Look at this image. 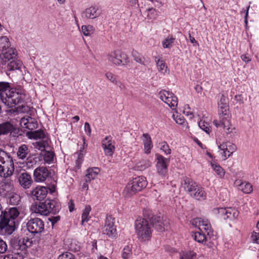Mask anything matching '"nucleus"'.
<instances>
[{
	"mask_svg": "<svg viewBox=\"0 0 259 259\" xmlns=\"http://www.w3.org/2000/svg\"><path fill=\"white\" fill-rule=\"evenodd\" d=\"M239 189L245 193H250L252 191V188L249 183H241L239 185Z\"/></svg>",
	"mask_w": 259,
	"mask_h": 259,
	"instance_id": "obj_43",
	"label": "nucleus"
},
{
	"mask_svg": "<svg viewBox=\"0 0 259 259\" xmlns=\"http://www.w3.org/2000/svg\"><path fill=\"white\" fill-rule=\"evenodd\" d=\"M241 59L246 63H248L251 61V58L247 55H242L241 56Z\"/></svg>",
	"mask_w": 259,
	"mask_h": 259,
	"instance_id": "obj_61",
	"label": "nucleus"
},
{
	"mask_svg": "<svg viewBox=\"0 0 259 259\" xmlns=\"http://www.w3.org/2000/svg\"><path fill=\"white\" fill-rule=\"evenodd\" d=\"M7 64V70L9 71L19 70L22 66V62L18 60L17 57L14 60H12Z\"/></svg>",
	"mask_w": 259,
	"mask_h": 259,
	"instance_id": "obj_28",
	"label": "nucleus"
},
{
	"mask_svg": "<svg viewBox=\"0 0 259 259\" xmlns=\"http://www.w3.org/2000/svg\"><path fill=\"white\" fill-rule=\"evenodd\" d=\"M132 56L135 61L142 65L146 66L148 63V61L146 60L145 58L137 51L132 52Z\"/></svg>",
	"mask_w": 259,
	"mask_h": 259,
	"instance_id": "obj_34",
	"label": "nucleus"
},
{
	"mask_svg": "<svg viewBox=\"0 0 259 259\" xmlns=\"http://www.w3.org/2000/svg\"><path fill=\"white\" fill-rule=\"evenodd\" d=\"M55 154L52 151H45L43 155L44 161L48 163H51L54 159Z\"/></svg>",
	"mask_w": 259,
	"mask_h": 259,
	"instance_id": "obj_42",
	"label": "nucleus"
},
{
	"mask_svg": "<svg viewBox=\"0 0 259 259\" xmlns=\"http://www.w3.org/2000/svg\"><path fill=\"white\" fill-rule=\"evenodd\" d=\"M81 31L85 36L91 35L94 31V28L91 25H83L81 27Z\"/></svg>",
	"mask_w": 259,
	"mask_h": 259,
	"instance_id": "obj_44",
	"label": "nucleus"
},
{
	"mask_svg": "<svg viewBox=\"0 0 259 259\" xmlns=\"http://www.w3.org/2000/svg\"><path fill=\"white\" fill-rule=\"evenodd\" d=\"M69 209L70 212H72L74 210V204L73 200H70L68 203Z\"/></svg>",
	"mask_w": 259,
	"mask_h": 259,
	"instance_id": "obj_62",
	"label": "nucleus"
},
{
	"mask_svg": "<svg viewBox=\"0 0 259 259\" xmlns=\"http://www.w3.org/2000/svg\"><path fill=\"white\" fill-rule=\"evenodd\" d=\"M102 146L107 156H112L115 151L114 142L111 136L106 137L102 141Z\"/></svg>",
	"mask_w": 259,
	"mask_h": 259,
	"instance_id": "obj_16",
	"label": "nucleus"
},
{
	"mask_svg": "<svg viewBox=\"0 0 259 259\" xmlns=\"http://www.w3.org/2000/svg\"><path fill=\"white\" fill-rule=\"evenodd\" d=\"M19 181L20 185L24 189H28L33 182L31 176L27 172L20 174L19 177Z\"/></svg>",
	"mask_w": 259,
	"mask_h": 259,
	"instance_id": "obj_23",
	"label": "nucleus"
},
{
	"mask_svg": "<svg viewBox=\"0 0 259 259\" xmlns=\"http://www.w3.org/2000/svg\"><path fill=\"white\" fill-rule=\"evenodd\" d=\"M226 217H224L223 219L226 220L230 219V220L236 219L239 215V211L234 208H227Z\"/></svg>",
	"mask_w": 259,
	"mask_h": 259,
	"instance_id": "obj_30",
	"label": "nucleus"
},
{
	"mask_svg": "<svg viewBox=\"0 0 259 259\" xmlns=\"http://www.w3.org/2000/svg\"><path fill=\"white\" fill-rule=\"evenodd\" d=\"M211 167L220 178L224 177L225 172L224 169L217 163H211Z\"/></svg>",
	"mask_w": 259,
	"mask_h": 259,
	"instance_id": "obj_41",
	"label": "nucleus"
},
{
	"mask_svg": "<svg viewBox=\"0 0 259 259\" xmlns=\"http://www.w3.org/2000/svg\"><path fill=\"white\" fill-rule=\"evenodd\" d=\"M107 60L112 64L117 65H125L129 62L128 56L124 52L117 50L109 53Z\"/></svg>",
	"mask_w": 259,
	"mask_h": 259,
	"instance_id": "obj_9",
	"label": "nucleus"
},
{
	"mask_svg": "<svg viewBox=\"0 0 259 259\" xmlns=\"http://www.w3.org/2000/svg\"><path fill=\"white\" fill-rule=\"evenodd\" d=\"M157 160L156 167L157 172L160 175L164 176L167 171V165L169 162V159L164 158L161 155H157Z\"/></svg>",
	"mask_w": 259,
	"mask_h": 259,
	"instance_id": "obj_17",
	"label": "nucleus"
},
{
	"mask_svg": "<svg viewBox=\"0 0 259 259\" xmlns=\"http://www.w3.org/2000/svg\"><path fill=\"white\" fill-rule=\"evenodd\" d=\"M219 111L220 114L219 120L214 119L213 121V124L217 127H223L227 134L232 132L230 122L228 119V111L229 110L228 99L224 95H222L220 101L218 103Z\"/></svg>",
	"mask_w": 259,
	"mask_h": 259,
	"instance_id": "obj_2",
	"label": "nucleus"
},
{
	"mask_svg": "<svg viewBox=\"0 0 259 259\" xmlns=\"http://www.w3.org/2000/svg\"><path fill=\"white\" fill-rule=\"evenodd\" d=\"M132 252L131 247L129 246H126L124 247L122 253V257L123 259H128L132 255Z\"/></svg>",
	"mask_w": 259,
	"mask_h": 259,
	"instance_id": "obj_47",
	"label": "nucleus"
},
{
	"mask_svg": "<svg viewBox=\"0 0 259 259\" xmlns=\"http://www.w3.org/2000/svg\"><path fill=\"white\" fill-rule=\"evenodd\" d=\"M32 241L30 240L27 237L23 238L22 242H21L19 241V244L17 245L18 246V250H22L25 248V247H28L31 245Z\"/></svg>",
	"mask_w": 259,
	"mask_h": 259,
	"instance_id": "obj_38",
	"label": "nucleus"
},
{
	"mask_svg": "<svg viewBox=\"0 0 259 259\" xmlns=\"http://www.w3.org/2000/svg\"><path fill=\"white\" fill-rule=\"evenodd\" d=\"M49 142L48 138L42 139V140L36 142L33 144L35 148L41 151H45V149L49 147Z\"/></svg>",
	"mask_w": 259,
	"mask_h": 259,
	"instance_id": "obj_35",
	"label": "nucleus"
},
{
	"mask_svg": "<svg viewBox=\"0 0 259 259\" xmlns=\"http://www.w3.org/2000/svg\"><path fill=\"white\" fill-rule=\"evenodd\" d=\"M60 219L59 216L53 217L49 218V220L51 222L52 225L53 226L56 223H57Z\"/></svg>",
	"mask_w": 259,
	"mask_h": 259,
	"instance_id": "obj_59",
	"label": "nucleus"
},
{
	"mask_svg": "<svg viewBox=\"0 0 259 259\" xmlns=\"http://www.w3.org/2000/svg\"><path fill=\"white\" fill-rule=\"evenodd\" d=\"M28 231L32 234L41 233L44 230V223L40 219H30L26 224Z\"/></svg>",
	"mask_w": 259,
	"mask_h": 259,
	"instance_id": "obj_13",
	"label": "nucleus"
},
{
	"mask_svg": "<svg viewBox=\"0 0 259 259\" xmlns=\"http://www.w3.org/2000/svg\"><path fill=\"white\" fill-rule=\"evenodd\" d=\"M159 97L172 109L178 105L177 97L172 92L162 90L159 93Z\"/></svg>",
	"mask_w": 259,
	"mask_h": 259,
	"instance_id": "obj_14",
	"label": "nucleus"
},
{
	"mask_svg": "<svg viewBox=\"0 0 259 259\" xmlns=\"http://www.w3.org/2000/svg\"><path fill=\"white\" fill-rule=\"evenodd\" d=\"M17 56V51L13 48H9L7 50L0 53L1 64L6 65L11 60H14Z\"/></svg>",
	"mask_w": 259,
	"mask_h": 259,
	"instance_id": "obj_18",
	"label": "nucleus"
},
{
	"mask_svg": "<svg viewBox=\"0 0 259 259\" xmlns=\"http://www.w3.org/2000/svg\"><path fill=\"white\" fill-rule=\"evenodd\" d=\"M219 148L224 151V156L227 158L236 151L237 147L235 144L226 143L219 146Z\"/></svg>",
	"mask_w": 259,
	"mask_h": 259,
	"instance_id": "obj_24",
	"label": "nucleus"
},
{
	"mask_svg": "<svg viewBox=\"0 0 259 259\" xmlns=\"http://www.w3.org/2000/svg\"><path fill=\"white\" fill-rule=\"evenodd\" d=\"M160 149L166 154H169L171 153V150L169 148L168 144L165 142L161 143Z\"/></svg>",
	"mask_w": 259,
	"mask_h": 259,
	"instance_id": "obj_52",
	"label": "nucleus"
},
{
	"mask_svg": "<svg viewBox=\"0 0 259 259\" xmlns=\"http://www.w3.org/2000/svg\"><path fill=\"white\" fill-rule=\"evenodd\" d=\"M83 157V154L81 153H79L78 155V157L77 160H76V166L78 168H79L80 167V165L82 161V159Z\"/></svg>",
	"mask_w": 259,
	"mask_h": 259,
	"instance_id": "obj_55",
	"label": "nucleus"
},
{
	"mask_svg": "<svg viewBox=\"0 0 259 259\" xmlns=\"http://www.w3.org/2000/svg\"><path fill=\"white\" fill-rule=\"evenodd\" d=\"M8 246L4 240L0 238V253H5L7 250Z\"/></svg>",
	"mask_w": 259,
	"mask_h": 259,
	"instance_id": "obj_51",
	"label": "nucleus"
},
{
	"mask_svg": "<svg viewBox=\"0 0 259 259\" xmlns=\"http://www.w3.org/2000/svg\"><path fill=\"white\" fill-rule=\"evenodd\" d=\"M174 119L176 122L179 124H182L185 122V119L183 117H181L178 116H177V117Z\"/></svg>",
	"mask_w": 259,
	"mask_h": 259,
	"instance_id": "obj_58",
	"label": "nucleus"
},
{
	"mask_svg": "<svg viewBox=\"0 0 259 259\" xmlns=\"http://www.w3.org/2000/svg\"><path fill=\"white\" fill-rule=\"evenodd\" d=\"M199 127L203 131L205 132L207 134H209L211 132V127L208 123L204 121L200 120L198 123Z\"/></svg>",
	"mask_w": 259,
	"mask_h": 259,
	"instance_id": "obj_45",
	"label": "nucleus"
},
{
	"mask_svg": "<svg viewBox=\"0 0 259 259\" xmlns=\"http://www.w3.org/2000/svg\"><path fill=\"white\" fill-rule=\"evenodd\" d=\"M84 130L87 132V135L90 136L91 135V128L88 122H85L84 123Z\"/></svg>",
	"mask_w": 259,
	"mask_h": 259,
	"instance_id": "obj_57",
	"label": "nucleus"
},
{
	"mask_svg": "<svg viewBox=\"0 0 259 259\" xmlns=\"http://www.w3.org/2000/svg\"><path fill=\"white\" fill-rule=\"evenodd\" d=\"M143 137L144 138L143 142L144 146V152L148 154L150 153L151 149L153 147L152 140L150 135L147 133L144 134Z\"/></svg>",
	"mask_w": 259,
	"mask_h": 259,
	"instance_id": "obj_26",
	"label": "nucleus"
},
{
	"mask_svg": "<svg viewBox=\"0 0 259 259\" xmlns=\"http://www.w3.org/2000/svg\"><path fill=\"white\" fill-rule=\"evenodd\" d=\"M180 259H196V253L193 251L183 252L180 254Z\"/></svg>",
	"mask_w": 259,
	"mask_h": 259,
	"instance_id": "obj_40",
	"label": "nucleus"
},
{
	"mask_svg": "<svg viewBox=\"0 0 259 259\" xmlns=\"http://www.w3.org/2000/svg\"><path fill=\"white\" fill-rule=\"evenodd\" d=\"M10 85L7 82H0V93L1 95L3 93H7L9 90Z\"/></svg>",
	"mask_w": 259,
	"mask_h": 259,
	"instance_id": "obj_48",
	"label": "nucleus"
},
{
	"mask_svg": "<svg viewBox=\"0 0 259 259\" xmlns=\"http://www.w3.org/2000/svg\"><path fill=\"white\" fill-rule=\"evenodd\" d=\"M99 171V168L97 167H94V168H90L88 169V173L86 175L87 179L86 182H88L91 181L92 180L94 179Z\"/></svg>",
	"mask_w": 259,
	"mask_h": 259,
	"instance_id": "obj_36",
	"label": "nucleus"
},
{
	"mask_svg": "<svg viewBox=\"0 0 259 259\" xmlns=\"http://www.w3.org/2000/svg\"><path fill=\"white\" fill-rule=\"evenodd\" d=\"M192 224L198 227L200 231L193 235L194 239L198 243L206 244L208 239L213 236L210 223L207 220L197 218L193 220Z\"/></svg>",
	"mask_w": 259,
	"mask_h": 259,
	"instance_id": "obj_1",
	"label": "nucleus"
},
{
	"mask_svg": "<svg viewBox=\"0 0 259 259\" xmlns=\"http://www.w3.org/2000/svg\"><path fill=\"white\" fill-rule=\"evenodd\" d=\"M147 17L149 19H153L157 15L156 10L152 8L147 9Z\"/></svg>",
	"mask_w": 259,
	"mask_h": 259,
	"instance_id": "obj_50",
	"label": "nucleus"
},
{
	"mask_svg": "<svg viewBox=\"0 0 259 259\" xmlns=\"http://www.w3.org/2000/svg\"><path fill=\"white\" fill-rule=\"evenodd\" d=\"M6 210V209L3 208L2 204L0 203V220L4 218Z\"/></svg>",
	"mask_w": 259,
	"mask_h": 259,
	"instance_id": "obj_63",
	"label": "nucleus"
},
{
	"mask_svg": "<svg viewBox=\"0 0 259 259\" xmlns=\"http://www.w3.org/2000/svg\"><path fill=\"white\" fill-rule=\"evenodd\" d=\"M227 208H217L213 210V213L219 214L222 215L223 218L226 217Z\"/></svg>",
	"mask_w": 259,
	"mask_h": 259,
	"instance_id": "obj_49",
	"label": "nucleus"
},
{
	"mask_svg": "<svg viewBox=\"0 0 259 259\" xmlns=\"http://www.w3.org/2000/svg\"><path fill=\"white\" fill-rule=\"evenodd\" d=\"M32 209L35 213L47 215L49 213L56 214L59 208L55 200L47 199L44 201H40L38 205L33 206Z\"/></svg>",
	"mask_w": 259,
	"mask_h": 259,
	"instance_id": "obj_5",
	"label": "nucleus"
},
{
	"mask_svg": "<svg viewBox=\"0 0 259 259\" xmlns=\"http://www.w3.org/2000/svg\"><path fill=\"white\" fill-rule=\"evenodd\" d=\"M117 86L119 87L120 89L122 90L125 88L124 85L119 80H117L114 83Z\"/></svg>",
	"mask_w": 259,
	"mask_h": 259,
	"instance_id": "obj_64",
	"label": "nucleus"
},
{
	"mask_svg": "<svg viewBox=\"0 0 259 259\" xmlns=\"http://www.w3.org/2000/svg\"><path fill=\"white\" fill-rule=\"evenodd\" d=\"M31 195L33 199H36L39 201H43L48 194V189L43 186L36 187L31 191Z\"/></svg>",
	"mask_w": 259,
	"mask_h": 259,
	"instance_id": "obj_22",
	"label": "nucleus"
},
{
	"mask_svg": "<svg viewBox=\"0 0 259 259\" xmlns=\"http://www.w3.org/2000/svg\"><path fill=\"white\" fill-rule=\"evenodd\" d=\"M97 10L94 7H91L82 13L81 17L83 19H94L98 17L100 14L97 12Z\"/></svg>",
	"mask_w": 259,
	"mask_h": 259,
	"instance_id": "obj_25",
	"label": "nucleus"
},
{
	"mask_svg": "<svg viewBox=\"0 0 259 259\" xmlns=\"http://www.w3.org/2000/svg\"><path fill=\"white\" fill-rule=\"evenodd\" d=\"M184 189L190 195L197 200H204L206 198V193L203 189L199 186L196 183L189 178H186L182 183Z\"/></svg>",
	"mask_w": 259,
	"mask_h": 259,
	"instance_id": "obj_6",
	"label": "nucleus"
},
{
	"mask_svg": "<svg viewBox=\"0 0 259 259\" xmlns=\"http://www.w3.org/2000/svg\"><path fill=\"white\" fill-rule=\"evenodd\" d=\"M9 203L12 205H17L20 201V197L18 194L11 192L8 195Z\"/></svg>",
	"mask_w": 259,
	"mask_h": 259,
	"instance_id": "obj_37",
	"label": "nucleus"
},
{
	"mask_svg": "<svg viewBox=\"0 0 259 259\" xmlns=\"http://www.w3.org/2000/svg\"><path fill=\"white\" fill-rule=\"evenodd\" d=\"M58 259H74L73 255L69 252H66L60 255Z\"/></svg>",
	"mask_w": 259,
	"mask_h": 259,
	"instance_id": "obj_53",
	"label": "nucleus"
},
{
	"mask_svg": "<svg viewBox=\"0 0 259 259\" xmlns=\"http://www.w3.org/2000/svg\"><path fill=\"white\" fill-rule=\"evenodd\" d=\"M114 219L111 216L107 217L103 228V232L109 237H114L117 235L116 227L114 225Z\"/></svg>",
	"mask_w": 259,
	"mask_h": 259,
	"instance_id": "obj_15",
	"label": "nucleus"
},
{
	"mask_svg": "<svg viewBox=\"0 0 259 259\" xmlns=\"http://www.w3.org/2000/svg\"><path fill=\"white\" fill-rule=\"evenodd\" d=\"M155 61L156 63L158 70L161 73L165 74L167 71V67L164 61L161 60L160 58H158L157 57H155Z\"/></svg>",
	"mask_w": 259,
	"mask_h": 259,
	"instance_id": "obj_32",
	"label": "nucleus"
},
{
	"mask_svg": "<svg viewBox=\"0 0 259 259\" xmlns=\"http://www.w3.org/2000/svg\"><path fill=\"white\" fill-rule=\"evenodd\" d=\"M136 233L141 242L148 241L151 237L152 230L147 218H139L135 221Z\"/></svg>",
	"mask_w": 259,
	"mask_h": 259,
	"instance_id": "obj_4",
	"label": "nucleus"
},
{
	"mask_svg": "<svg viewBox=\"0 0 259 259\" xmlns=\"http://www.w3.org/2000/svg\"><path fill=\"white\" fill-rule=\"evenodd\" d=\"M175 38L172 36L167 37L162 41V46L164 48H170L172 44L174 42Z\"/></svg>",
	"mask_w": 259,
	"mask_h": 259,
	"instance_id": "obj_46",
	"label": "nucleus"
},
{
	"mask_svg": "<svg viewBox=\"0 0 259 259\" xmlns=\"http://www.w3.org/2000/svg\"><path fill=\"white\" fill-rule=\"evenodd\" d=\"M251 238L253 243L259 244V233L253 232Z\"/></svg>",
	"mask_w": 259,
	"mask_h": 259,
	"instance_id": "obj_56",
	"label": "nucleus"
},
{
	"mask_svg": "<svg viewBox=\"0 0 259 259\" xmlns=\"http://www.w3.org/2000/svg\"><path fill=\"white\" fill-rule=\"evenodd\" d=\"M19 212L15 207L10 208L9 211L6 210L4 218L14 220L18 216Z\"/></svg>",
	"mask_w": 259,
	"mask_h": 259,
	"instance_id": "obj_33",
	"label": "nucleus"
},
{
	"mask_svg": "<svg viewBox=\"0 0 259 259\" xmlns=\"http://www.w3.org/2000/svg\"><path fill=\"white\" fill-rule=\"evenodd\" d=\"M30 154L28 146L25 144L20 146L17 152V155L19 159L23 160L26 158V163L27 165H28L29 163H31L32 162V158L29 156Z\"/></svg>",
	"mask_w": 259,
	"mask_h": 259,
	"instance_id": "obj_21",
	"label": "nucleus"
},
{
	"mask_svg": "<svg viewBox=\"0 0 259 259\" xmlns=\"http://www.w3.org/2000/svg\"><path fill=\"white\" fill-rule=\"evenodd\" d=\"M1 99L9 107L15 106L23 100L21 95L18 92L10 90L7 93H2Z\"/></svg>",
	"mask_w": 259,
	"mask_h": 259,
	"instance_id": "obj_10",
	"label": "nucleus"
},
{
	"mask_svg": "<svg viewBox=\"0 0 259 259\" xmlns=\"http://www.w3.org/2000/svg\"><path fill=\"white\" fill-rule=\"evenodd\" d=\"M151 162L149 159H142L137 162L135 166V169L144 170L151 166Z\"/></svg>",
	"mask_w": 259,
	"mask_h": 259,
	"instance_id": "obj_29",
	"label": "nucleus"
},
{
	"mask_svg": "<svg viewBox=\"0 0 259 259\" xmlns=\"http://www.w3.org/2000/svg\"><path fill=\"white\" fill-rule=\"evenodd\" d=\"M143 215L157 231L162 232L167 226V222L163 216L155 215L149 210H144Z\"/></svg>",
	"mask_w": 259,
	"mask_h": 259,
	"instance_id": "obj_8",
	"label": "nucleus"
},
{
	"mask_svg": "<svg viewBox=\"0 0 259 259\" xmlns=\"http://www.w3.org/2000/svg\"><path fill=\"white\" fill-rule=\"evenodd\" d=\"M17 110L19 112H25L28 111V109L27 107L23 105H21L17 107Z\"/></svg>",
	"mask_w": 259,
	"mask_h": 259,
	"instance_id": "obj_60",
	"label": "nucleus"
},
{
	"mask_svg": "<svg viewBox=\"0 0 259 259\" xmlns=\"http://www.w3.org/2000/svg\"><path fill=\"white\" fill-rule=\"evenodd\" d=\"M20 125L22 128L32 131L37 127L38 123L35 119L29 116H26L21 118Z\"/></svg>",
	"mask_w": 259,
	"mask_h": 259,
	"instance_id": "obj_20",
	"label": "nucleus"
},
{
	"mask_svg": "<svg viewBox=\"0 0 259 259\" xmlns=\"http://www.w3.org/2000/svg\"><path fill=\"white\" fill-rule=\"evenodd\" d=\"M8 134L13 137H18L21 135L20 130L13 124L9 121H6L0 124V135H5Z\"/></svg>",
	"mask_w": 259,
	"mask_h": 259,
	"instance_id": "obj_12",
	"label": "nucleus"
},
{
	"mask_svg": "<svg viewBox=\"0 0 259 259\" xmlns=\"http://www.w3.org/2000/svg\"><path fill=\"white\" fill-rule=\"evenodd\" d=\"M50 175V171L45 166H39L36 168L33 174L35 180L37 182L45 181Z\"/></svg>",
	"mask_w": 259,
	"mask_h": 259,
	"instance_id": "obj_19",
	"label": "nucleus"
},
{
	"mask_svg": "<svg viewBox=\"0 0 259 259\" xmlns=\"http://www.w3.org/2000/svg\"><path fill=\"white\" fill-rule=\"evenodd\" d=\"M105 76L109 80H110L111 82L113 83L114 84L117 81L116 76L111 72H107L105 74Z\"/></svg>",
	"mask_w": 259,
	"mask_h": 259,
	"instance_id": "obj_54",
	"label": "nucleus"
},
{
	"mask_svg": "<svg viewBox=\"0 0 259 259\" xmlns=\"http://www.w3.org/2000/svg\"><path fill=\"white\" fill-rule=\"evenodd\" d=\"M15 222L13 219L3 218L0 220V234L7 236L11 235L15 230Z\"/></svg>",
	"mask_w": 259,
	"mask_h": 259,
	"instance_id": "obj_11",
	"label": "nucleus"
},
{
	"mask_svg": "<svg viewBox=\"0 0 259 259\" xmlns=\"http://www.w3.org/2000/svg\"><path fill=\"white\" fill-rule=\"evenodd\" d=\"M26 136L28 137L29 139H45L47 138L46 137V135L43 131L41 130H37V131H31L26 132Z\"/></svg>",
	"mask_w": 259,
	"mask_h": 259,
	"instance_id": "obj_27",
	"label": "nucleus"
},
{
	"mask_svg": "<svg viewBox=\"0 0 259 259\" xmlns=\"http://www.w3.org/2000/svg\"><path fill=\"white\" fill-rule=\"evenodd\" d=\"M13 159L10 153L0 148V177L8 178L14 171Z\"/></svg>",
	"mask_w": 259,
	"mask_h": 259,
	"instance_id": "obj_3",
	"label": "nucleus"
},
{
	"mask_svg": "<svg viewBox=\"0 0 259 259\" xmlns=\"http://www.w3.org/2000/svg\"><path fill=\"white\" fill-rule=\"evenodd\" d=\"M147 184L146 178L143 177L135 178L127 184L124 189L123 194L125 197H130L145 188Z\"/></svg>",
	"mask_w": 259,
	"mask_h": 259,
	"instance_id": "obj_7",
	"label": "nucleus"
},
{
	"mask_svg": "<svg viewBox=\"0 0 259 259\" xmlns=\"http://www.w3.org/2000/svg\"><path fill=\"white\" fill-rule=\"evenodd\" d=\"M10 48V43L9 38L6 36L0 37V53L5 52Z\"/></svg>",
	"mask_w": 259,
	"mask_h": 259,
	"instance_id": "obj_31",
	"label": "nucleus"
},
{
	"mask_svg": "<svg viewBox=\"0 0 259 259\" xmlns=\"http://www.w3.org/2000/svg\"><path fill=\"white\" fill-rule=\"evenodd\" d=\"M91 210V207L90 205H87L83 210L81 215V224L83 225L84 222H87L90 219L89 214Z\"/></svg>",
	"mask_w": 259,
	"mask_h": 259,
	"instance_id": "obj_39",
	"label": "nucleus"
}]
</instances>
